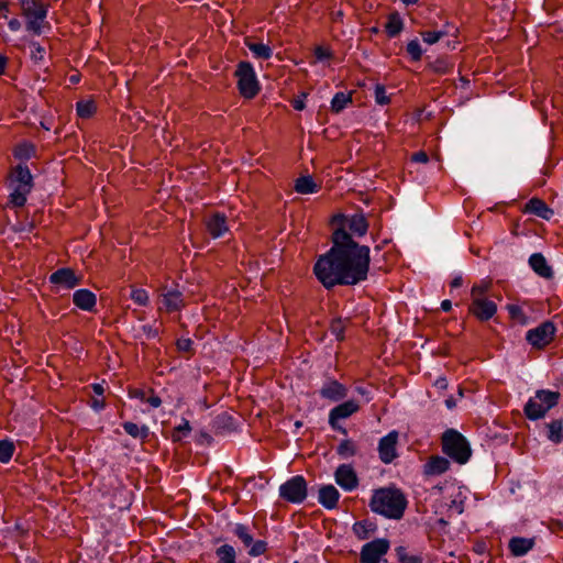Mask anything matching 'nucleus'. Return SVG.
Listing matches in <instances>:
<instances>
[{
    "mask_svg": "<svg viewBox=\"0 0 563 563\" xmlns=\"http://www.w3.org/2000/svg\"><path fill=\"white\" fill-rule=\"evenodd\" d=\"M404 27V22L398 13H391L385 24V31L389 37L397 36Z\"/></svg>",
    "mask_w": 563,
    "mask_h": 563,
    "instance_id": "obj_31",
    "label": "nucleus"
},
{
    "mask_svg": "<svg viewBox=\"0 0 563 563\" xmlns=\"http://www.w3.org/2000/svg\"><path fill=\"white\" fill-rule=\"evenodd\" d=\"M340 494L333 485L322 486L319 489L318 501L327 509L336 507Z\"/></svg>",
    "mask_w": 563,
    "mask_h": 563,
    "instance_id": "obj_21",
    "label": "nucleus"
},
{
    "mask_svg": "<svg viewBox=\"0 0 563 563\" xmlns=\"http://www.w3.org/2000/svg\"><path fill=\"white\" fill-rule=\"evenodd\" d=\"M534 545L533 538L514 537L509 541L510 552L515 556H522L527 554Z\"/></svg>",
    "mask_w": 563,
    "mask_h": 563,
    "instance_id": "obj_25",
    "label": "nucleus"
},
{
    "mask_svg": "<svg viewBox=\"0 0 563 563\" xmlns=\"http://www.w3.org/2000/svg\"><path fill=\"white\" fill-rule=\"evenodd\" d=\"M7 188L10 190L8 205L12 208L25 206L27 196L34 187V178H8Z\"/></svg>",
    "mask_w": 563,
    "mask_h": 563,
    "instance_id": "obj_7",
    "label": "nucleus"
},
{
    "mask_svg": "<svg viewBox=\"0 0 563 563\" xmlns=\"http://www.w3.org/2000/svg\"><path fill=\"white\" fill-rule=\"evenodd\" d=\"M355 451V445L351 440H344L338 446V454L345 459L353 456Z\"/></svg>",
    "mask_w": 563,
    "mask_h": 563,
    "instance_id": "obj_43",
    "label": "nucleus"
},
{
    "mask_svg": "<svg viewBox=\"0 0 563 563\" xmlns=\"http://www.w3.org/2000/svg\"><path fill=\"white\" fill-rule=\"evenodd\" d=\"M307 97V93L302 92L300 96H298L297 98H295L291 103H292V107L298 110V111H301L303 110L305 108V99Z\"/></svg>",
    "mask_w": 563,
    "mask_h": 563,
    "instance_id": "obj_55",
    "label": "nucleus"
},
{
    "mask_svg": "<svg viewBox=\"0 0 563 563\" xmlns=\"http://www.w3.org/2000/svg\"><path fill=\"white\" fill-rule=\"evenodd\" d=\"M397 556L400 563H422L423 560L418 554H412L407 551L405 547L396 548Z\"/></svg>",
    "mask_w": 563,
    "mask_h": 563,
    "instance_id": "obj_39",
    "label": "nucleus"
},
{
    "mask_svg": "<svg viewBox=\"0 0 563 563\" xmlns=\"http://www.w3.org/2000/svg\"><path fill=\"white\" fill-rule=\"evenodd\" d=\"M321 187L320 184L314 181V178H296L295 190L299 194H312Z\"/></svg>",
    "mask_w": 563,
    "mask_h": 563,
    "instance_id": "obj_33",
    "label": "nucleus"
},
{
    "mask_svg": "<svg viewBox=\"0 0 563 563\" xmlns=\"http://www.w3.org/2000/svg\"><path fill=\"white\" fill-rule=\"evenodd\" d=\"M141 330L146 335L147 339H157L159 335L158 329L151 324L142 325Z\"/></svg>",
    "mask_w": 563,
    "mask_h": 563,
    "instance_id": "obj_53",
    "label": "nucleus"
},
{
    "mask_svg": "<svg viewBox=\"0 0 563 563\" xmlns=\"http://www.w3.org/2000/svg\"><path fill=\"white\" fill-rule=\"evenodd\" d=\"M406 507L405 495L396 488L377 489L371 500V509L389 519H400Z\"/></svg>",
    "mask_w": 563,
    "mask_h": 563,
    "instance_id": "obj_2",
    "label": "nucleus"
},
{
    "mask_svg": "<svg viewBox=\"0 0 563 563\" xmlns=\"http://www.w3.org/2000/svg\"><path fill=\"white\" fill-rule=\"evenodd\" d=\"M389 547L387 539H375L367 542L361 549L360 560L362 563H383Z\"/></svg>",
    "mask_w": 563,
    "mask_h": 563,
    "instance_id": "obj_8",
    "label": "nucleus"
},
{
    "mask_svg": "<svg viewBox=\"0 0 563 563\" xmlns=\"http://www.w3.org/2000/svg\"><path fill=\"white\" fill-rule=\"evenodd\" d=\"M529 265L531 269L542 278L550 279L553 277L552 267L541 253H533L529 257Z\"/></svg>",
    "mask_w": 563,
    "mask_h": 563,
    "instance_id": "obj_18",
    "label": "nucleus"
},
{
    "mask_svg": "<svg viewBox=\"0 0 563 563\" xmlns=\"http://www.w3.org/2000/svg\"><path fill=\"white\" fill-rule=\"evenodd\" d=\"M555 325L551 321H545L534 329L527 332V341L537 349L547 346L554 338Z\"/></svg>",
    "mask_w": 563,
    "mask_h": 563,
    "instance_id": "obj_9",
    "label": "nucleus"
},
{
    "mask_svg": "<svg viewBox=\"0 0 563 563\" xmlns=\"http://www.w3.org/2000/svg\"><path fill=\"white\" fill-rule=\"evenodd\" d=\"M353 531L358 539L364 540L368 537V530L365 522H356L353 526Z\"/></svg>",
    "mask_w": 563,
    "mask_h": 563,
    "instance_id": "obj_52",
    "label": "nucleus"
},
{
    "mask_svg": "<svg viewBox=\"0 0 563 563\" xmlns=\"http://www.w3.org/2000/svg\"><path fill=\"white\" fill-rule=\"evenodd\" d=\"M206 225L213 239L221 238L228 231L227 217L221 212H216L211 216L207 220Z\"/></svg>",
    "mask_w": 563,
    "mask_h": 563,
    "instance_id": "obj_20",
    "label": "nucleus"
},
{
    "mask_svg": "<svg viewBox=\"0 0 563 563\" xmlns=\"http://www.w3.org/2000/svg\"><path fill=\"white\" fill-rule=\"evenodd\" d=\"M497 311V305L487 297L473 298L470 312L481 321L492 319Z\"/></svg>",
    "mask_w": 563,
    "mask_h": 563,
    "instance_id": "obj_11",
    "label": "nucleus"
},
{
    "mask_svg": "<svg viewBox=\"0 0 563 563\" xmlns=\"http://www.w3.org/2000/svg\"><path fill=\"white\" fill-rule=\"evenodd\" d=\"M335 482L344 490L351 492L357 486V476L350 465H340L335 472Z\"/></svg>",
    "mask_w": 563,
    "mask_h": 563,
    "instance_id": "obj_16",
    "label": "nucleus"
},
{
    "mask_svg": "<svg viewBox=\"0 0 563 563\" xmlns=\"http://www.w3.org/2000/svg\"><path fill=\"white\" fill-rule=\"evenodd\" d=\"M96 110L97 108L92 100H80L76 103L77 115L81 119L91 118Z\"/></svg>",
    "mask_w": 563,
    "mask_h": 563,
    "instance_id": "obj_35",
    "label": "nucleus"
},
{
    "mask_svg": "<svg viewBox=\"0 0 563 563\" xmlns=\"http://www.w3.org/2000/svg\"><path fill=\"white\" fill-rule=\"evenodd\" d=\"M162 297V305L168 312L178 311L184 306L183 294L178 289L167 290Z\"/></svg>",
    "mask_w": 563,
    "mask_h": 563,
    "instance_id": "obj_22",
    "label": "nucleus"
},
{
    "mask_svg": "<svg viewBox=\"0 0 563 563\" xmlns=\"http://www.w3.org/2000/svg\"><path fill=\"white\" fill-rule=\"evenodd\" d=\"M238 78V89L245 99L254 98L261 89L255 69L250 62L241 60L234 73Z\"/></svg>",
    "mask_w": 563,
    "mask_h": 563,
    "instance_id": "obj_5",
    "label": "nucleus"
},
{
    "mask_svg": "<svg viewBox=\"0 0 563 563\" xmlns=\"http://www.w3.org/2000/svg\"><path fill=\"white\" fill-rule=\"evenodd\" d=\"M449 34L448 31L440 30V31H424L421 32V37L424 43L429 45H433L438 43L442 37L446 36Z\"/></svg>",
    "mask_w": 563,
    "mask_h": 563,
    "instance_id": "obj_41",
    "label": "nucleus"
},
{
    "mask_svg": "<svg viewBox=\"0 0 563 563\" xmlns=\"http://www.w3.org/2000/svg\"><path fill=\"white\" fill-rule=\"evenodd\" d=\"M443 452L459 464H465L471 457V446L456 430H446L442 435Z\"/></svg>",
    "mask_w": 563,
    "mask_h": 563,
    "instance_id": "obj_3",
    "label": "nucleus"
},
{
    "mask_svg": "<svg viewBox=\"0 0 563 563\" xmlns=\"http://www.w3.org/2000/svg\"><path fill=\"white\" fill-rule=\"evenodd\" d=\"M244 43L256 59L266 60L273 56V48L269 46V44L255 42L250 37H246Z\"/></svg>",
    "mask_w": 563,
    "mask_h": 563,
    "instance_id": "obj_23",
    "label": "nucleus"
},
{
    "mask_svg": "<svg viewBox=\"0 0 563 563\" xmlns=\"http://www.w3.org/2000/svg\"><path fill=\"white\" fill-rule=\"evenodd\" d=\"M560 394L548 389H540L525 405L523 411L530 420H538L559 402Z\"/></svg>",
    "mask_w": 563,
    "mask_h": 563,
    "instance_id": "obj_4",
    "label": "nucleus"
},
{
    "mask_svg": "<svg viewBox=\"0 0 563 563\" xmlns=\"http://www.w3.org/2000/svg\"><path fill=\"white\" fill-rule=\"evenodd\" d=\"M89 406L95 412L99 413L106 408V402L103 399L93 398Z\"/></svg>",
    "mask_w": 563,
    "mask_h": 563,
    "instance_id": "obj_54",
    "label": "nucleus"
},
{
    "mask_svg": "<svg viewBox=\"0 0 563 563\" xmlns=\"http://www.w3.org/2000/svg\"><path fill=\"white\" fill-rule=\"evenodd\" d=\"M525 212L536 214L544 220H550L553 216V210L539 198H531L525 207Z\"/></svg>",
    "mask_w": 563,
    "mask_h": 563,
    "instance_id": "obj_24",
    "label": "nucleus"
},
{
    "mask_svg": "<svg viewBox=\"0 0 563 563\" xmlns=\"http://www.w3.org/2000/svg\"><path fill=\"white\" fill-rule=\"evenodd\" d=\"M31 59L38 64L44 59L45 48L38 42H31Z\"/></svg>",
    "mask_w": 563,
    "mask_h": 563,
    "instance_id": "obj_46",
    "label": "nucleus"
},
{
    "mask_svg": "<svg viewBox=\"0 0 563 563\" xmlns=\"http://www.w3.org/2000/svg\"><path fill=\"white\" fill-rule=\"evenodd\" d=\"M306 497L307 483L301 475L294 476L284 483V499L294 504H300Z\"/></svg>",
    "mask_w": 563,
    "mask_h": 563,
    "instance_id": "obj_10",
    "label": "nucleus"
},
{
    "mask_svg": "<svg viewBox=\"0 0 563 563\" xmlns=\"http://www.w3.org/2000/svg\"><path fill=\"white\" fill-rule=\"evenodd\" d=\"M129 397L130 398H135V399H140L142 401L145 400V391L143 389H133L129 393Z\"/></svg>",
    "mask_w": 563,
    "mask_h": 563,
    "instance_id": "obj_60",
    "label": "nucleus"
},
{
    "mask_svg": "<svg viewBox=\"0 0 563 563\" xmlns=\"http://www.w3.org/2000/svg\"><path fill=\"white\" fill-rule=\"evenodd\" d=\"M238 428V418L227 411L220 412L211 421V431L216 434L227 435L236 431Z\"/></svg>",
    "mask_w": 563,
    "mask_h": 563,
    "instance_id": "obj_12",
    "label": "nucleus"
},
{
    "mask_svg": "<svg viewBox=\"0 0 563 563\" xmlns=\"http://www.w3.org/2000/svg\"><path fill=\"white\" fill-rule=\"evenodd\" d=\"M371 250L360 245L340 229L333 233V245L314 264L317 279L325 287L356 285L367 278Z\"/></svg>",
    "mask_w": 563,
    "mask_h": 563,
    "instance_id": "obj_1",
    "label": "nucleus"
},
{
    "mask_svg": "<svg viewBox=\"0 0 563 563\" xmlns=\"http://www.w3.org/2000/svg\"><path fill=\"white\" fill-rule=\"evenodd\" d=\"M15 445L11 440H0V462L7 464L11 461Z\"/></svg>",
    "mask_w": 563,
    "mask_h": 563,
    "instance_id": "obj_36",
    "label": "nucleus"
},
{
    "mask_svg": "<svg viewBox=\"0 0 563 563\" xmlns=\"http://www.w3.org/2000/svg\"><path fill=\"white\" fill-rule=\"evenodd\" d=\"M122 428L126 434L133 439H139L142 442L146 441L150 437V428L146 424H137L132 421H124Z\"/></svg>",
    "mask_w": 563,
    "mask_h": 563,
    "instance_id": "obj_27",
    "label": "nucleus"
},
{
    "mask_svg": "<svg viewBox=\"0 0 563 563\" xmlns=\"http://www.w3.org/2000/svg\"><path fill=\"white\" fill-rule=\"evenodd\" d=\"M49 283L63 286L65 289H73L80 284V278L75 275L71 268L63 267L51 274Z\"/></svg>",
    "mask_w": 563,
    "mask_h": 563,
    "instance_id": "obj_15",
    "label": "nucleus"
},
{
    "mask_svg": "<svg viewBox=\"0 0 563 563\" xmlns=\"http://www.w3.org/2000/svg\"><path fill=\"white\" fill-rule=\"evenodd\" d=\"M463 285V277L461 274L459 275H455L453 277V279L451 280V287L452 288H457V287H461Z\"/></svg>",
    "mask_w": 563,
    "mask_h": 563,
    "instance_id": "obj_62",
    "label": "nucleus"
},
{
    "mask_svg": "<svg viewBox=\"0 0 563 563\" xmlns=\"http://www.w3.org/2000/svg\"><path fill=\"white\" fill-rule=\"evenodd\" d=\"M429 161V157L427 155L426 152L423 151H419L417 153H413L411 155V162H415V163H427Z\"/></svg>",
    "mask_w": 563,
    "mask_h": 563,
    "instance_id": "obj_56",
    "label": "nucleus"
},
{
    "mask_svg": "<svg viewBox=\"0 0 563 563\" xmlns=\"http://www.w3.org/2000/svg\"><path fill=\"white\" fill-rule=\"evenodd\" d=\"M375 101L379 106H386L390 102V98L386 92L385 86L377 84L374 89Z\"/></svg>",
    "mask_w": 563,
    "mask_h": 563,
    "instance_id": "obj_42",
    "label": "nucleus"
},
{
    "mask_svg": "<svg viewBox=\"0 0 563 563\" xmlns=\"http://www.w3.org/2000/svg\"><path fill=\"white\" fill-rule=\"evenodd\" d=\"M131 299L139 306H146L148 302V294L143 288L132 289Z\"/></svg>",
    "mask_w": 563,
    "mask_h": 563,
    "instance_id": "obj_45",
    "label": "nucleus"
},
{
    "mask_svg": "<svg viewBox=\"0 0 563 563\" xmlns=\"http://www.w3.org/2000/svg\"><path fill=\"white\" fill-rule=\"evenodd\" d=\"M507 311L512 320L525 325L528 323V317L522 310V308L518 305H508Z\"/></svg>",
    "mask_w": 563,
    "mask_h": 563,
    "instance_id": "obj_40",
    "label": "nucleus"
},
{
    "mask_svg": "<svg viewBox=\"0 0 563 563\" xmlns=\"http://www.w3.org/2000/svg\"><path fill=\"white\" fill-rule=\"evenodd\" d=\"M360 409V406L354 400H347L344 401L334 408H332L329 412V423L333 429H338V422L340 420L347 419L355 412H357Z\"/></svg>",
    "mask_w": 563,
    "mask_h": 563,
    "instance_id": "obj_14",
    "label": "nucleus"
},
{
    "mask_svg": "<svg viewBox=\"0 0 563 563\" xmlns=\"http://www.w3.org/2000/svg\"><path fill=\"white\" fill-rule=\"evenodd\" d=\"M233 533L242 541L246 548L253 543V536L251 534L250 528L247 526L243 523H236L233 528Z\"/></svg>",
    "mask_w": 563,
    "mask_h": 563,
    "instance_id": "obj_37",
    "label": "nucleus"
},
{
    "mask_svg": "<svg viewBox=\"0 0 563 563\" xmlns=\"http://www.w3.org/2000/svg\"><path fill=\"white\" fill-rule=\"evenodd\" d=\"M407 53L412 60H420L422 57V48L418 40H412L407 44Z\"/></svg>",
    "mask_w": 563,
    "mask_h": 563,
    "instance_id": "obj_44",
    "label": "nucleus"
},
{
    "mask_svg": "<svg viewBox=\"0 0 563 563\" xmlns=\"http://www.w3.org/2000/svg\"><path fill=\"white\" fill-rule=\"evenodd\" d=\"M13 154L18 161L25 163L35 156L36 146L30 141H22L15 145Z\"/></svg>",
    "mask_w": 563,
    "mask_h": 563,
    "instance_id": "obj_28",
    "label": "nucleus"
},
{
    "mask_svg": "<svg viewBox=\"0 0 563 563\" xmlns=\"http://www.w3.org/2000/svg\"><path fill=\"white\" fill-rule=\"evenodd\" d=\"M22 15L25 18L26 31L34 35H42L43 23L45 22L48 13V5L42 0L37 1L35 5L29 4L21 8Z\"/></svg>",
    "mask_w": 563,
    "mask_h": 563,
    "instance_id": "obj_6",
    "label": "nucleus"
},
{
    "mask_svg": "<svg viewBox=\"0 0 563 563\" xmlns=\"http://www.w3.org/2000/svg\"><path fill=\"white\" fill-rule=\"evenodd\" d=\"M450 467V462L443 456H432L424 464V474L427 475H440L445 473Z\"/></svg>",
    "mask_w": 563,
    "mask_h": 563,
    "instance_id": "obj_26",
    "label": "nucleus"
},
{
    "mask_svg": "<svg viewBox=\"0 0 563 563\" xmlns=\"http://www.w3.org/2000/svg\"><path fill=\"white\" fill-rule=\"evenodd\" d=\"M320 395L331 401H339L346 396V388L336 380H328L320 389Z\"/></svg>",
    "mask_w": 563,
    "mask_h": 563,
    "instance_id": "obj_19",
    "label": "nucleus"
},
{
    "mask_svg": "<svg viewBox=\"0 0 563 563\" xmlns=\"http://www.w3.org/2000/svg\"><path fill=\"white\" fill-rule=\"evenodd\" d=\"M15 176H33L24 163H21L16 167V175Z\"/></svg>",
    "mask_w": 563,
    "mask_h": 563,
    "instance_id": "obj_59",
    "label": "nucleus"
},
{
    "mask_svg": "<svg viewBox=\"0 0 563 563\" xmlns=\"http://www.w3.org/2000/svg\"><path fill=\"white\" fill-rule=\"evenodd\" d=\"M548 439L553 443L563 442V421L554 420L547 424Z\"/></svg>",
    "mask_w": 563,
    "mask_h": 563,
    "instance_id": "obj_34",
    "label": "nucleus"
},
{
    "mask_svg": "<svg viewBox=\"0 0 563 563\" xmlns=\"http://www.w3.org/2000/svg\"><path fill=\"white\" fill-rule=\"evenodd\" d=\"M250 550H249V554L251 556H258L261 554H263L266 550V542L263 541V540H256L254 541L253 540V543L249 547Z\"/></svg>",
    "mask_w": 563,
    "mask_h": 563,
    "instance_id": "obj_50",
    "label": "nucleus"
},
{
    "mask_svg": "<svg viewBox=\"0 0 563 563\" xmlns=\"http://www.w3.org/2000/svg\"><path fill=\"white\" fill-rule=\"evenodd\" d=\"M397 442H398V432L390 431L388 434L383 437L378 444V453L379 459L388 464L391 463L397 456Z\"/></svg>",
    "mask_w": 563,
    "mask_h": 563,
    "instance_id": "obj_13",
    "label": "nucleus"
},
{
    "mask_svg": "<svg viewBox=\"0 0 563 563\" xmlns=\"http://www.w3.org/2000/svg\"><path fill=\"white\" fill-rule=\"evenodd\" d=\"M21 26H22V24H21L20 20H19V19H16V18H12V19H10V20L8 21V27H9V30H10L11 32H18V31H20V30H21Z\"/></svg>",
    "mask_w": 563,
    "mask_h": 563,
    "instance_id": "obj_58",
    "label": "nucleus"
},
{
    "mask_svg": "<svg viewBox=\"0 0 563 563\" xmlns=\"http://www.w3.org/2000/svg\"><path fill=\"white\" fill-rule=\"evenodd\" d=\"M191 432L190 422L183 418L181 422L176 426L173 430V441L180 442L184 438H187Z\"/></svg>",
    "mask_w": 563,
    "mask_h": 563,
    "instance_id": "obj_38",
    "label": "nucleus"
},
{
    "mask_svg": "<svg viewBox=\"0 0 563 563\" xmlns=\"http://www.w3.org/2000/svg\"><path fill=\"white\" fill-rule=\"evenodd\" d=\"M435 387L439 389H446L448 388V380L445 377H439L435 383Z\"/></svg>",
    "mask_w": 563,
    "mask_h": 563,
    "instance_id": "obj_64",
    "label": "nucleus"
},
{
    "mask_svg": "<svg viewBox=\"0 0 563 563\" xmlns=\"http://www.w3.org/2000/svg\"><path fill=\"white\" fill-rule=\"evenodd\" d=\"M176 346L179 352H191L194 341L189 338H180L176 341Z\"/></svg>",
    "mask_w": 563,
    "mask_h": 563,
    "instance_id": "obj_51",
    "label": "nucleus"
},
{
    "mask_svg": "<svg viewBox=\"0 0 563 563\" xmlns=\"http://www.w3.org/2000/svg\"><path fill=\"white\" fill-rule=\"evenodd\" d=\"M217 563H236V551L231 544H222L214 551Z\"/></svg>",
    "mask_w": 563,
    "mask_h": 563,
    "instance_id": "obj_30",
    "label": "nucleus"
},
{
    "mask_svg": "<svg viewBox=\"0 0 563 563\" xmlns=\"http://www.w3.org/2000/svg\"><path fill=\"white\" fill-rule=\"evenodd\" d=\"M344 323L342 320H333L330 325V331L336 340L341 341L344 339Z\"/></svg>",
    "mask_w": 563,
    "mask_h": 563,
    "instance_id": "obj_49",
    "label": "nucleus"
},
{
    "mask_svg": "<svg viewBox=\"0 0 563 563\" xmlns=\"http://www.w3.org/2000/svg\"><path fill=\"white\" fill-rule=\"evenodd\" d=\"M347 227L352 233L363 236L367 232L368 223L363 214L356 213L347 220Z\"/></svg>",
    "mask_w": 563,
    "mask_h": 563,
    "instance_id": "obj_29",
    "label": "nucleus"
},
{
    "mask_svg": "<svg viewBox=\"0 0 563 563\" xmlns=\"http://www.w3.org/2000/svg\"><path fill=\"white\" fill-rule=\"evenodd\" d=\"M350 103H352V93L351 92H336L331 100V111L334 113H340L343 109H345Z\"/></svg>",
    "mask_w": 563,
    "mask_h": 563,
    "instance_id": "obj_32",
    "label": "nucleus"
},
{
    "mask_svg": "<svg viewBox=\"0 0 563 563\" xmlns=\"http://www.w3.org/2000/svg\"><path fill=\"white\" fill-rule=\"evenodd\" d=\"M144 401L147 402L153 408H158L162 405V399L159 398V396L155 394H153L148 398H145Z\"/></svg>",
    "mask_w": 563,
    "mask_h": 563,
    "instance_id": "obj_57",
    "label": "nucleus"
},
{
    "mask_svg": "<svg viewBox=\"0 0 563 563\" xmlns=\"http://www.w3.org/2000/svg\"><path fill=\"white\" fill-rule=\"evenodd\" d=\"M490 284L488 282H482L478 285H474L471 290V298H481L486 297V292L488 291Z\"/></svg>",
    "mask_w": 563,
    "mask_h": 563,
    "instance_id": "obj_48",
    "label": "nucleus"
},
{
    "mask_svg": "<svg viewBox=\"0 0 563 563\" xmlns=\"http://www.w3.org/2000/svg\"><path fill=\"white\" fill-rule=\"evenodd\" d=\"M314 57L318 62H327L333 57V52L328 46H317L314 48Z\"/></svg>",
    "mask_w": 563,
    "mask_h": 563,
    "instance_id": "obj_47",
    "label": "nucleus"
},
{
    "mask_svg": "<svg viewBox=\"0 0 563 563\" xmlns=\"http://www.w3.org/2000/svg\"><path fill=\"white\" fill-rule=\"evenodd\" d=\"M91 388L97 396H102L104 394V388L102 384L95 383L91 385Z\"/></svg>",
    "mask_w": 563,
    "mask_h": 563,
    "instance_id": "obj_63",
    "label": "nucleus"
},
{
    "mask_svg": "<svg viewBox=\"0 0 563 563\" xmlns=\"http://www.w3.org/2000/svg\"><path fill=\"white\" fill-rule=\"evenodd\" d=\"M9 2L7 0L0 1V18H8Z\"/></svg>",
    "mask_w": 563,
    "mask_h": 563,
    "instance_id": "obj_61",
    "label": "nucleus"
},
{
    "mask_svg": "<svg viewBox=\"0 0 563 563\" xmlns=\"http://www.w3.org/2000/svg\"><path fill=\"white\" fill-rule=\"evenodd\" d=\"M73 302L77 308L91 312L95 311L97 297L91 290L80 288L73 294Z\"/></svg>",
    "mask_w": 563,
    "mask_h": 563,
    "instance_id": "obj_17",
    "label": "nucleus"
}]
</instances>
